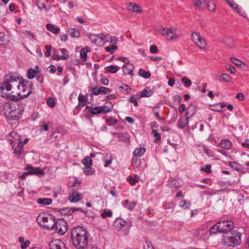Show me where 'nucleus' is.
Returning a JSON list of instances; mask_svg holds the SVG:
<instances>
[{"label": "nucleus", "mask_w": 249, "mask_h": 249, "mask_svg": "<svg viewBox=\"0 0 249 249\" xmlns=\"http://www.w3.org/2000/svg\"><path fill=\"white\" fill-rule=\"evenodd\" d=\"M139 74L141 76H142L144 78H148L151 76V73L149 71H146L145 70H144L142 69H140L139 70Z\"/></svg>", "instance_id": "7c9ffc66"}, {"label": "nucleus", "mask_w": 249, "mask_h": 249, "mask_svg": "<svg viewBox=\"0 0 249 249\" xmlns=\"http://www.w3.org/2000/svg\"><path fill=\"white\" fill-rule=\"evenodd\" d=\"M88 49L87 48H83L80 52V57L83 61H85L87 58V53Z\"/></svg>", "instance_id": "f704fd0d"}, {"label": "nucleus", "mask_w": 249, "mask_h": 249, "mask_svg": "<svg viewBox=\"0 0 249 249\" xmlns=\"http://www.w3.org/2000/svg\"><path fill=\"white\" fill-rule=\"evenodd\" d=\"M37 220L38 223L44 229L49 231L54 229V224L56 220L54 216H49L45 217L39 215L37 218Z\"/></svg>", "instance_id": "39448f33"}, {"label": "nucleus", "mask_w": 249, "mask_h": 249, "mask_svg": "<svg viewBox=\"0 0 249 249\" xmlns=\"http://www.w3.org/2000/svg\"><path fill=\"white\" fill-rule=\"evenodd\" d=\"M46 49L47 51L45 53V55L46 57H49V56H50V55L51 54L52 47L51 45H48L46 46Z\"/></svg>", "instance_id": "680f3d73"}, {"label": "nucleus", "mask_w": 249, "mask_h": 249, "mask_svg": "<svg viewBox=\"0 0 249 249\" xmlns=\"http://www.w3.org/2000/svg\"><path fill=\"white\" fill-rule=\"evenodd\" d=\"M201 37L199 33L196 32H193L192 34V39L194 43H196L197 40H199Z\"/></svg>", "instance_id": "ea45409f"}, {"label": "nucleus", "mask_w": 249, "mask_h": 249, "mask_svg": "<svg viewBox=\"0 0 249 249\" xmlns=\"http://www.w3.org/2000/svg\"><path fill=\"white\" fill-rule=\"evenodd\" d=\"M74 210L71 208H65L60 211V213L63 215H71L73 213Z\"/></svg>", "instance_id": "473e14b6"}, {"label": "nucleus", "mask_w": 249, "mask_h": 249, "mask_svg": "<svg viewBox=\"0 0 249 249\" xmlns=\"http://www.w3.org/2000/svg\"><path fill=\"white\" fill-rule=\"evenodd\" d=\"M91 113L93 115H96L101 113L100 106L96 107L90 110Z\"/></svg>", "instance_id": "603ef678"}, {"label": "nucleus", "mask_w": 249, "mask_h": 249, "mask_svg": "<svg viewBox=\"0 0 249 249\" xmlns=\"http://www.w3.org/2000/svg\"><path fill=\"white\" fill-rule=\"evenodd\" d=\"M138 157H133L132 159V164L133 166L139 167L141 164V160L138 159Z\"/></svg>", "instance_id": "a19ab883"}, {"label": "nucleus", "mask_w": 249, "mask_h": 249, "mask_svg": "<svg viewBox=\"0 0 249 249\" xmlns=\"http://www.w3.org/2000/svg\"><path fill=\"white\" fill-rule=\"evenodd\" d=\"M84 171L86 175H90L94 173V171L92 170L91 166H85Z\"/></svg>", "instance_id": "79ce46f5"}, {"label": "nucleus", "mask_w": 249, "mask_h": 249, "mask_svg": "<svg viewBox=\"0 0 249 249\" xmlns=\"http://www.w3.org/2000/svg\"><path fill=\"white\" fill-rule=\"evenodd\" d=\"M107 122L109 125H115L117 123V121L113 118L108 119Z\"/></svg>", "instance_id": "774afa93"}, {"label": "nucleus", "mask_w": 249, "mask_h": 249, "mask_svg": "<svg viewBox=\"0 0 249 249\" xmlns=\"http://www.w3.org/2000/svg\"><path fill=\"white\" fill-rule=\"evenodd\" d=\"M35 68V69L33 68H30L28 69L27 73V77L28 79H33L36 77L37 73L40 72L41 69L38 66H36Z\"/></svg>", "instance_id": "f8f14e48"}, {"label": "nucleus", "mask_w": 249, "mask_h": 249, "mask_svg": "<svg viewBox=\"0 0 249 249\" xmlns=\"http://www.w3.org/2000/svg\"><path fill=\"white\" fill-rule=\"evenodd\" d=\"M211 165H207L206 167L204 168V167H201L200 168V170L201 171H203V172H205L207 173H209L211 172Z\"/></svg>", "instance_id": "338daca9"}, {"label": "nucleus", "mask_w": 249, "mask_h": 249, "mask_svg": "<svg viewBox=\"0 0 249 249\" xmlns=\"http://www.w3.org/2000/svg\"><path fill=\"white\" fill-rule=\"evenodd\" d=\"M195 44L201 49H204L206 45V41L202 37L197 40Z\"/></svg>", "instance_id": "2f4dec72"}, {"label": "nucleus", "mask_w": 249, "mask_h": 249, "mask_svg": "<svg viewBox=\"0 0 249 249\" xmlns=\"http://www.w3.org/2000/svg\"><path fill=\"white\" fill-rule=\"evenodd\" d=\"M55 51H56L55 50H54V52L53 53L52 57L53 59L56 60H66L67 59L69 56L68 54H65V53L67 52V50L66 49H61L60 51L62 53H64V54L62 55H58L56 54V53H55Z\"/></svg>", "instance_id": "4468645a"}, {"label": "nucleus", "mask_w": 249, "mask_h": 249, "mask_svg": "<svg viewBox=\"0 0 249 249\" xmlns=\"http://www.w3.org/2000/svg\"><path fill=\"white\" fill-rule=\"evenodd\" d=\"M2 109L5 117L11 120L18 119L23 111V109L19 107V103L13 101L3 104Z\"/></svg>", "instance_id": "f03ea898"}, {"label": "nucleus", "mask_w": 249, "mask_h": 249, "mask_svg": "<svg viewBox=\"0 0 249 249\" xmlns=\"http://www.w3.org/2000/svg\"><path fill=\"white\" fill-rule=\"evenodd\" d=\"M119 89L121 90H123L122 91L125 93H128L129 92V90H130V88L126 84H124L122 86H120Z\"/></svg>", "instance_id": "09e8293b"}, {"label": "nucleus", "mask_w": 249, "mask_h": 249, "mask_svg": "<svg viewBox=\"0 0 249 249\" xmlns=\"http://www.w3.org/2000/svg\"><path fill=\"white\" fill-rule=\"evenodd\" d=\"M196 112V107L193 105H190L188 107L186 113V116L190 115L189 118L192 116Z\"/></svg>", "instance_id": "cd10ccee"}, {"label": "nucleus", "mask_w": 249, "mask_h": 249, "mask_svg": "<svg viewBox=\"0 0 249 249\" xmlns=\"http://www.w3.org/2000/svg\"><path fill=\"white\" fill-rule=\"evenodd\" d=\"M181 81L183 83L186 84V86H190L192 84L191 80L185 76L182 78Z\"/></svg>", "instance_id": "864d4df0"}, {"label": "nucleus", "mask_w": 249, "mask_h": 249, "mask_svg": "<svg viewBox=\"0 0 249 249\" xmlns=\"http://www.w3.org/2000/svg\"><path fill=\"white\" fill-rule=\"evenodd\" d=\"M207 232L208 231L207 230H205L204 228H201L194 231L193 234L195 238L197 239H203L205 237V235L207 234Z\"/></svg>", "instance_id": "f3484780"}, {"label": "nucleus", "mask_w": 249, "mask_h": 249, "mask_svg": "<svg viewBox=\"0 0 249 249\" xmlns=\"http://www.w3.org/2000/svg\"><path fill=\"white\" fill-rule=\"evenodd\" d=\"M82 163L85 166H91L92 164V160L88 156H86L82 160Z\"/></svg>", "instance_id": "c9c22d12"}, {"label": "nucleus", "mask_w": 249, "mask_h": 249, "mask_svg": "<svg viewBox=\"0 0 249 249\" xmlns=\"http://www.w3.org/2000/svg\"><path fill=\"white\" fill-rule=\"evenodd\" d=\"M190 205V203L189 202H187V201L185 200H182L179 203L180 207L184 209H187Z\"/></svg>", "instance_id": "a18cd8bd"}, {"label": "nucleus", "mask_w": 249, "mask_h": 249, "mask_svg": "<svg viewBox=\"0 0 249 249\" xmlns=\"http://www.w3.org/2000/svg\"><path fill=\"white\" fill-rule=\"evenodd\" d=\"M88 100V95H83L80 94L78 97L79 105L84 106Z\"/></svg>", "instance_id": "c756f323"}, {"label": "nucleus", "mask_w": 249, "mask_h": 249, "mask_svg": "<svg viewBox=\"0 0 249 249\" xmlns=\"http://www.w3.org/2000/svg\"><path fill=\"white\" fill-rule=\"evenodd\" d=\"M220 146L225 149H230L231 148L232 143L229 140H223L219 143Z\"/></svg>", "instance_id": "5701e85b"}, {"label": "nucleus", "mask_w": 249, "mask_h": 249, "mask_svg": "<svg viewBox=\"0 0 249 249\" xmlns=\"http://www.w3.org/2000/svg\"><path fill=\"white\" fill-rule=\"evenodd\" d=\"M22 79H20L19 77H16L14 76H6L3 83L0 84V92L4 93V90L9 91L13 89L16 92L17 90H19L20 86L22 82H24Z\"/></svg>", "instance_id": "7ed1b4c3"}, {"label": "nucleus", "mask_w": 249, "mask_h": 249, "mask_svg": "<svg viewBox=\"0 0 249 249\" xmlns=\"http://www.w3.org/2000/svg\"><path fill=\"white\" fill-rule=\"evenodd\" d=\"M100 109H101V113H107L108 112H109L111 111L112 108L109 107H107V106H100Z\"/></svg>", "instance_id": "37998d69"}, {"label": "nucleus", "mask_w": 249, "mask_h": 249, "mask_svg": "<svg viewBox=\"0 0 249 249\" xmlns=\"http://www.w3.org/2000/svg\"><path fill=\"white\" fill-rule=\"evenodd\" d=\"M46 28L51 32L52 33L54 34H57L59 31L60 29L58 27H54L52 24H47L46 25Z\"/></svg>", "instance_id": "c85d7f7f"}, {"label": "nucleus", "mask_w": 249, "mask_h": 249, "mask_svg": "<svg viewBox=\"0 0 249 249\" xmlns=\"http://www.w3.org/2000/svg\"><path fill=\"white\" fill-rule=\"evenodd\" d=\"M134 66L132 64L127 63L123 66V71L125 74L133 75Z\"/></svg>", "instance_id": "aec40b11"}, {"label": "nucleus", "mask_w": 249, "mask_h": 249, "mask_svg": "<svg viewBox=\"0 0 249 249\" xmlns=\"http://www.w3.org/2000/svg\"><path fill=\"white\" fill-rule=\"evenodd\" d=\"M68 32L70 36L72 37L78 38L80 36V32L77 28H70Z\"/></svg>", "instance_id": "393cba45"}, {"label": "nucleus", "mask_w": 249, "mask_h": 249, "mask_svg": "<svg viewBox=\"0 0 249 249\" xmlns=\"http://www.w3.org/2000/svg\"><path fill=\"white\" fill-rule=\"evenodd\" d=\"M241 234L234 231L228 236H225L223 239L225 245L229 247H235L241 244Z\"/></svg>", "instance_id": "20e7f679"}, {"label": "nucleus", "mask_w": 249, "mask_h": 249, "mask_svg": "<svg viewBox=\"0 0 249 249\" xmlns=\"http://www.w3.org/2000/svg\"><path fill=\"white\" fill-rule=\"evenodd\" d=\"M169 29H172V30H171V31H172V32H173V34L171 33H169V35H170V36H173V37H174L173 39H175L178 38V36L176 34L177 28L172 27L170 28Z\"/></svg>", "instance_id": "052dcab7"}, {"label": "nucleus", "mask_w": 249, "mask_h": 249, "mask_svg": "<svg viewBox=\"0 0 249 249\" xmlns=\"http://www.w3.org/2000/svg\"><path fill=\"white\" fill-rule=\"evenodd\" d=\"M82 198V195L78 192H74L69 196V200L71 202H77Z\"/></svg>", "instance_id": "4be33fe9"}, {"label": "nucleus", "mask_w": 249, "mask_h": 249, "mask_svg": "<svg viewBox=\"0 0 249 249\" xmlns=\"http://www.w3.org/2000/svg\"><path fill=\"white\" fill-rule=\"evenodd\" d=\"M49 249H65V245L60 240H55L49 244Z\"/></svg>", "instance_id": "ddd939ff"}, {"label": "nucleus", "mask_w": 249, "mask_h": 249, "mask_svg": "<svg viewBox=\"0 0 249 249\" xmlns=\"http://www.w3.org/2000/svg\"><path fill=\"white\" fill-rule=\"evenodd\" d=\"M71 237L76 249H85L89 243V237L86 230L81 227L73 228L71 231Z\"/></svg>", "instance_id": "f257e3e1"}, {"label": "nucleus", "mask_w": 249, "mask_h": 249, "mask_svg": "<svg viewBox=\"0 0 249 249\" xmlns=\"http://www.w3.org/2000/svg\"><path fill=\"white\" fill-rule=\"evenodd\" d=\"M205 0H196L195 6L198 8H201V5L204 3Z\"/></svg>", "instance_id": "bf43d9fd"}, {"label": "nucleus", "mask_w": 249, "mask_h": 249, "mask_svg": "<svg viewBox=\"0 0 249 249\" xmlns=\"http://www.w3.org/2000/svg\"><path fill=\"white\" fill-rule=\"evenodd\" d=\"M19 90H17L16 93L20 99L28 97L32 93V84L27 81L22 82Z\"/></svg>", "instance_id": "0eeeda50"}, {"label": "nucleus", "mask_w": 249, "mask_h": 249, "mask_svg": "<svg viewBox=\"0 0 249 249\" xmlns=\"http://www.w3.org/2000/svg\"><path fill=\"white\" fill-rule=\"evenodd\" d=\"M25 170H27L29 175H44V172L39 168L33 167L28 165Z\"/></svg>", "instance_id": "2eb2a0df"}, {"label": "nucleus", "mask_w": 249, "mask_h": 249, "mask_svg": "<svg viewBox=\"0 0 249 249\" xmlns=\"http://www.w3.org/2000/svg\"><path fill=\"white\" fill-rule=\"evenodd\" d=\"M152 134L154 135V136L156 137V139L154 140L155 142H158L160 141L161 139L160 134L158 133L157 131L156 130H153L152 132Z\"/></svg>", "instance_id": "8fccbe9b"}, {"label": "nucleus", "mask_w": 249, "mask_h": 249, "mask_svg": "<svg viewBox=\"0 0 249 249\" xmlns=\"http://www.w3.org/2000/svg\"><path fill=\"white\" fill-rule=\"evenodd\" d=\"M218 224L217 223L213 227H212L210 229V232L212 234H215L217 232H219V230L218 229Z\"/></svg>", "instance_id": "49530a36"}, {"label": "nucleus", "mask_w": 249, "mask_h": 249, "mask_svg": "<svg viewBox=\"0 0 249 249\" xmlns=\"http://www.w3.org/2000/svg\"><path fill=\"white\" fill-rule=\"evenodd\" d=\"M101 94H106L111 92V89H110L108 88L104 87H101Z\"/></svg>", "instance_id": "e2e57ef3"}, {"label": "nucleus", "mask_w": 249, "mask_h": 249, "mask_svg": "<svg viewBox=\"0 0 249 249\" xmlns=\"http://www.w3.org/2000/svg\"><path fill=\"white\" fill-rule=\"evenodd\" d=\"M127 9L132 12L137 13H141L142 12V9L136 3L134 2H130L127 4Z\"/></svg>", "instance_id": "dca6fc26"}, {"label": "nucleus", "mask_w": 249, "mask_h": 249, "mask_svg": "<svg viewBox=\"0 0 249 249\" xmlns=\"http://www.w3.org/2000/svg\"><path fill=\"white\" fill-rule=\"evenodd\" d=\"M50 123L49 122H48L46 124H44L40 125V130L42 131V130H44L45 131H47L49 129V124Z\"/></svg>", "instance_id": "69168bd1"}, {"label": "nucleus", "mask_w": 249, "mask_h": 249, "mask_svg": "<svg viewBox=\"0 0 249 249\" xmlns=\"http://www.w3.org/2000/svg\"><path fill=\"white\" fill-rule=\"evenodd\" d=\"M172 29H168L161 27L160 29L158 30V32L160 34V35L163 36H165L166 39L168 40L171 41L173 40V36H170L169 35V33H171L173 34V32H172Z\"/></svg>", "instance_id": "9b49d317"}, {"label": "nucleus", "mask_w": 249, "mask_h": 249, "mask_svg": "<svg viewBox=\"0 0 249 249\" xmlns=\"http://www.w3.org/2000/svg\"><path fill=\"white\" fill-rule=\"evenodd\" d=\"M208 8L210 11H213L216 7V5L213 2H211L207 4Z\"/></svg>", "instance_id": "0e129e2a"}, {"label": "nucleus", "mask_w": 249, "mask_h": 249, "mask_svg": "<svg viewBox=\"0 0 249 249\" xmlns=\"http://www.w3.org/2000/svg\"><path fill=\"white\" fill-rule=\"evenodd\" d=\"M118 41V38L116 36H109L108 41L110 43H112V45H115Z\"/></svg>", "instance_id": "13d9d810"}, {"label": "nucleus", "mask_w": 249, "mask_h": 249, "mask_svg": "<svg viewBox=\"0 0 249 249\" xmlns=\"http://www.w3.org/2000/svg\"><path fill=\"white\" fill-rule=\"evenodd\" d=\"M189 118L186 115L181 117L178 122V126L181 129L184 128L188 124Z\"/></svg>", "instance_id": "a211bd4d"}, {"label": "nucleus", "mask_w": 249, "mask_h": 249, "mask_svg": "<svg viewBox=\"0 0 249 249\" xmlns=\"http://www.w3.org/2000/svg\"><path fill=\"white\" fill-rule=\"evenodd\" d=\"M100 39H101V42L102 44L106 42H108V37H109V35L108 34H100L99 35Z\"/></svg>", "instance_id": "58836bf2"}, {"label": "nucleus", "mask_w": 249, "mask_h": 249, "mask_svg": "<svg viewBox=\"0 0 249 249\" xmlns=\"http://www.w3.org/2000/svg\"><path fill=\"white\" fill-rule=\"evenodd\" d=\"M217 76L220 77L218 79V80L220 81L229 82L231 79V77L227 73H222L221 75H218Z\"/></svg>", "instance_id": "bb28decb"}, {"label": "nucleus", "mask_w": 249, "mask_h": 249, "mask_svg": "<svg viewBox=\"0 0 249 249\" xmlns=\"http://www.w3.org/2000/svg\"><path fill=\"white\" fill-rule=\"evenodd\" d=\"M92 94L95 95H97L99 94H101V87L98 88V87H94L92 89Z\"/></svg>", "instance_id": "6e6d98bb"}, {"label": "nucleus", "mask_w": 249, "mask_h": 249, "mask_svg": "<svg viewBox=\"0 0 249 249\" xmlns=\"http://www.w3.org/2000/svg\"><path fill=\"white\" fill-rule=\"evenodd\" d=\"M52 200L49 198H42L37 199V202L38 204L43 205H48L51 204Z\"/></svg>", "instance_id": "a878e982"}, {"label": "nucleus", "mask_w": 249, "mask_h": 249, "mask_svg": "<svg viewBox=\"0 0 249 249\" xmlns=\"http://www.w3.org/2000/svg\"><path fill=\"white\" fill-rule=\"evenodd\" d=\"M153 94V90L150 89L149 87L145 88L142 90L141 94V97H149L151 96Z\"/></svg>", "instance_id": "b1692460"}, {"label": "nucleus", "mask_w": 249, "mask_h": 249, "mask_svg": "<svg viewBox=\"0 0 249 249\" xmlns=\"http://www.w3.org/2000/svg\"><path fill=\"white\" fill-rule=\"evenodd\" d=\"M117 49V46L116 45H112L106 47L105 50L107 52H109L111 54L114 53V52Z\"/></svg>", "instance_id": "4c0bfd02"}, {"label": "nucleus", "mask_w": 249, "mask_h": 249, "mask_svg": "<svg viewBox=\"0 0 249 249\" xmlns=\"http://www.w3.org/2000/svg\"><path fill=\"white\" fill-rule=\"evenodd\" d=\"M112 215V213L111 211H104L101 214V216L105 218L107 217H111Z\"/></svg>", "instance_id": "3c124183"}, {"label": "nucleus", "mask_w": 249, "mask_h": 249, "mask_svg": "<svg viewBox=\"0 0 249 249\" xmlns=\"http://www.w3.org/2000/svg\"><path fill=\"white\" fill-rule=\"evenodd\" d=\"M231 61L232 63L238 67H241L242 65H245L243 62L235 58H231Z\"/></svg>", "instance_id": "c03bdc74"}, {"label": "nucleus", "mask_w": 249, "mask_h": 249, "mask_svg": "<svg viewBox=\"0 0 249 249\" xmlns=\"http://www.w3.org/2000/svg\"><path fill=\"white\" fill-rule=\"evenodd\" d=\"M225 43L228 47H232L234 43V40L233 38L230 37H226L224 40Z\"/></svg>", "instance_id": "e433bc0d"}, {"label": "nucleus", "mask_w": 249, "mask_h": 249, "mask_svg": "<svg viewBox=\"0 0 249 249\" xmlns=\"http://www.w3.org/2000/svg\"><path fill=\"white\" fill-rule=\"evenodd\" d=\"M89 37L91 43L95 45L99 46L102 44L99 35L91 34Z\"/></svg>", "instance_id": "412c9836"}, {"label": "nucleus", "mask_w": 249, "mask_h": 249, "mask_svg": "<svg viewBox=\"0 0 249 249\" xmlns=\"http://www.w3.org/2000/svg\"><path fill=\"white\" fill-rule=\"evenodd\" d=\"M219 232L226 233L231 230L233 227V223L230 220H223L217 223Z\"/></svg>", "instance_id": "1a4fd4ad"}, {"label": "nucleus", "mask_w": 249, "mask_h": 249, "mask_svg": "<svg viewBox=\"0 0 249 249\" xmlns=\"http://www.w3.org/2000/svg\"><path fill=\"white\" fill-rule=\"evenodd\" d=\"M47 104L48 106L52 108L54 107L55 106V101L53 98L51 97L48 99Z\"/></svg>", "instance_id": "5fc2aeb1"}, {"label": "nucleus", "mask_w": 249, "mask_h": 249, "mask_svg": "<svg viewBox=\"0 0 249 249\" xmlns=\"http://www.w3.org/2000/svg\"><path fill=\"white\" fill-rule=\"evenodd\" d=\"M153 111L154 112V113L155 114V117H156V118L158 120H161L162 118L160 117V115H159V107H155L153 109Z\"/></svg>", "instance_id": "de8ad7c7"}, {"label": "nucleus", "mask_w": 249, "mask_h": 249, "mask_svg": "<svg viewBox=\"0 0 249 249\" xmlns=\"http://www.w3.org/2000/svg\"><path fill=\"white\" fill-rule=\"evenodd\" d=\"M27 141L28 140L26 139L24 141L23 143H22L19 139H15L14 137H13V139L10 140V143L13 150L14 151V153L17 156L20 155L22 150L23 143H26Z\"/></svg>", "instance_id": "6e6552de"}, {"label": "nucleus", "mask_w": 249, "mask_h": 249, "mask_svg": "<svg viewBox=\"0 0 249 249\" xmlns=\"http://www.w3.org/2000/svg\"><path fill=\"white\" fill-rule=\"evenodd\" d=\"M132 226L131 221H125L122 218H117L114 222V227L118 231H123L124 234L126 235L129 232V229Z\"/></svg>", "instance_id": "423d86ee"}, {"label": "nucleus", "mask_w": 249, "mask_h": 249, "mask_svg": "<svg viewBox=\"0 0 249 249\" xmlns=\"http://www.w3.org/2000/svg\"><path fill=\"white\" fill-rule=\"evenodd\" d=\"M106 69L108 72L114 73L118 71V67L116 66L110 65L106 67Z\"/></svg>", "instance_id": "72a5a7b5"}, {"label": "nucleus", "mask_w": 249, "mask_h": 249, "mask_svg": "<svg viewBox=\"0 0 249 249\" xmlns=\"http://www.w3.org/2000/svg\"><path fill=\"white\" fill-rule=\"evenodd\" d=\"M131 180H132V178H131L130 177H129L128 178V180L129 182L131 185H134L136 182H138V181L139 180V177L138 176H135V178L134 179V180H133V181H131Z\"/></svg>", "instance_id": "4d7b16f0"}, {"label": "nucleus", "mask_w": 249, "mask_h": 249, "mask_svg": "<svg viewBox=\"0 0 249 249\" xmlns=\"http://www.w3.org/2000/svg\"><path fill=\"white\" fill-rule=\"evenodd\" d=\"M54 229L61 235L64 234L68 230L67 222L64 219H58L56 220Z\"/></svg>", "instance_id": "9d476101"}, {"label": "nucleus", "mask_w": 249, "mask_h": 249, "mask_svg": "<svg viewBox=\"0 0 249 249\" xmlns=\"http://www.w3.org/2000/svg\"><path fill=\"white\" fill-rule=\"evenodd\" d=\"M146 149L144 147V145L141 144L140 147H137L135 149L133 152V157H140L142 156L145 152Z\"/></svg>", "instance_id": "6ab92c4d"}]
</instances>
